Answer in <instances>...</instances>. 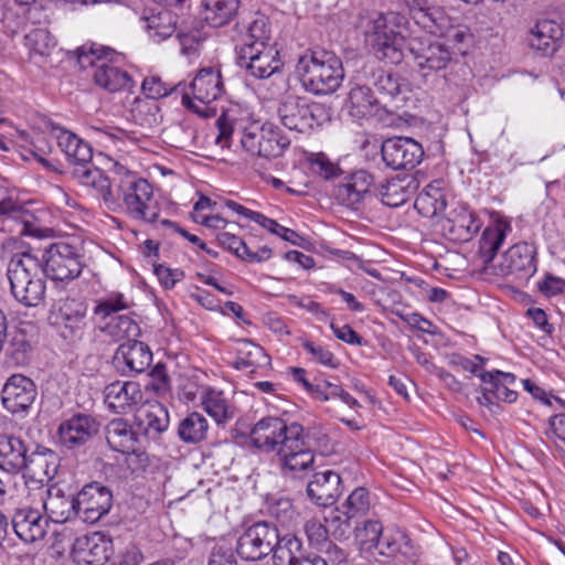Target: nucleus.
Masks as SVG:
<instances>
[{
  "mask_svg": "<svg viewBox=\"0 0 565 565\" xmlns=\"http://www.w3.org/2000/svg\"><path fill=\"white\" fill-rule=\"evenodd\" d=\"M237 64L255 78H268L281 67L277 46H237Z\"/></svg>",
  "mask_w": 565,
  "mask_h": 565,
  "instance_id": "obj_14",
  "label": "nucleus"
},
{
  "mask_svg": "<svg viewBox=\"0 0 565 565\" xmlns=\"http://www.w3.org/2000/svg\"><path fill=\"white\" fill-rule=\"evenodd\" d=\"M303 349L312 356L315 361L318 363L331 367L337 369L339 366L338 360L334 358L333 353L330 352L322 345L316 344L310 340H302Z\"/></svg>",
  "mask_w": 565,
  "mask_h": 565,
  "instance_id": "obj_57",
  "label": "nucleus"
},
{
  "mask_svg": "<svg viewBox=\"0 0 565 565\" xmlns=\"http://www.w3.org/2000/svg\"><path fill=\"white\" fill-rule=\"evenodd\" d=\"M403 18L397 13H377L367 22L365 43L372 54L388 64L402 63L406 52V41L393 25L399 24Z\"/></svg>",
  "mask_w": 565,
  "mask_h": 565,
  "instance_id": "obj_4",
  "label": "nucleus"
},
{
  "mask_svg": "<svg viewBox=\"0 0 565 565\" xmlns=\"http://www.w3.org/2000/svg\"><path fill=\"white\" fill-rule=\"evenodd\" d=\"M276 46L271 42V26L268 17L256 13L252 22L248 24L247 33L244 36L241 46Z\"/></svg>",
  "mask_w": 565,
  "mask_h": 565,
  "instance_id": "obj_45",
  "label": "nucleus"
},
{
  "mask_svg": "<svg viewBox=\"0 0 565 565\" xmlns=\"http://www.w3.org/2000/svg\"><path fill=\"white\" fill-rule=\"evenodd\" d=\"M215 125L217 128L215 143L222 149L230 148L232 135L234 132L235 120L230 118L226 113H222V115L216 119Z\"/></svg>",
  "mask_w": 565,
  "mask_h": 565,
  "instance_id": "obj_58",
  "label": "nucleus"
},
{
  "mask_svg": "<svg viewBox=\"0 0 565 565\" xmlns=\"http://www.w3.org/2000/svg\"><path fill=\"white\" fill-rule=\"evenodd\" d=\"M29 447L20 437L0 435V469L9 473L23 471L26 465Z\"/></svg>",
  "mask_w": 565,
  "mask_h": 565,
  "instance_id": "obj_33",
  "label": "nucleus"
},
{
  "mask_svg": "<svg viewBox=\"0 0 565 565\" xmlns=\"http://www.w3.org/2000/svg\"><path fill=\"white\" fill-rule=\"evenodd\" d=\"M153 271L166 289H172L184 277L181 269H172L162 264L154 265Z\"/></svg>",
  "mask_w": 565,
  "mask_h": 565,
  "instance_id": "obj_60",
  "label": "nucleus"
},
{
  "mask_svg": "<svg viewBox=\"0 0 565 565\" xmlns=\"http://www.w3.org/2000/svg\"><path fill=\"white\" fill-rule=\"evenodd\" d=\"M439 224L444 235L454 242H468L480 230L481 222L467 206L458 205L440 217Z\"/></svg>",
  "mask_w": 565,
  "mask_h": 565,
  "instance_id": "obj_21",
  "label": "nucleus"
},
{
  "mask_svg": "<svg viewBox=\"0 0 565 565\" xmlns=\"http://www.w3.org/2000/svg\"><path fill=\"white\" fill-rule=\"evenodd\" d=\"M11 523L18 537L25 543H34L42 540L49 527L47 518L31 507L17 509L12 515Z\"/></svg>",
  "mask_w": 565,
  "mask_h": 565,
  "instance_id": "obj_27",
  "label": "nucleus"
},
{
  "mask_svg": "<svg viewBox=\"0 0 565 565\" xmlns=\"http://www.w3.org/2000/svg\"><path fill=\"white\" fill-rule=\"evenodd\" d=\"M150 36L162 41L170 38L177 28V17L169 10H161L145 18Z\"/></svg>",
  "mask_w": 565,
  "mask_h": 565,
  "instance_id": "obj_48",
  "label": "nucleus"
},
{
  "mask_svg": "<svg viewBox=\"0 0 565 565\" xmlns=\"http://www.w3.org/2000/svg\"><path fill=\"white\" fill-rule=\"evenodd\" d=\"M563 38V29L559 23L554 20H539L533 28L530 29L527 35L529 45L544 55L553 54L558 46V42Z\"/></svg>",
  "mask_w": 565,
  "mask_h": 565,
  "instance_id": "obj_32",
  "label": "nucleus"
},
{
  "mask_svg": "<svg viewBox=\"0 0 565 565\" xmlns=\"http://www.w3.org/2000/svg\"><path fill=\"white\" fill-rule=\"evenodd\" d=\"M241 145L252 156L273 159L282 156L290 140L282 135L279 127L273 122H265L262 126L253 124L245 128Z\"/></svg>",
  "mask_w": 565,
  "mask_h": 565,
  "instance_id": "obj_10",
  "label": "nucleus"
},
{
  "mask_svg": "<svg viewBox=\"0 0 565 565\" xmlns=\"http://www.w3.org/2000/svg\"><path fill=\"white\" fill-rule=\"evenodd\" d=\"M143 561V554L136 545H128L118 555L113 565H139Z\"/></svg>",
  "mask_w": 565,
  "mask_h": 565,
  "instance_id": "obj_63",
  "label": "nucleus"
},
{
  "mask_svg": "<svg viewBox=\"0 0 565 565\" xmlns=\"http://www.w3.org/2000/svg\"><path fill=\"white\" fill-rule=\"evenodd\" d=\"M122 60V54L108 46L93 45L88 50L85 46L78 49L79 65L93 66L95 84L110 93L129 89L135 84L128 72L115 65Z\"/></svg>",
  "mask_w": 565,
  "mask_h": 565,
  "instance_id": "obj_5",
  "label": "nucleus"
},
{
  "mask_svg": "<svg viewBox=\"0 0 565 565\" xmlns=\"http://www.w3.org/2000/svg\"><path fill=\"white\" fill-rule=\"evenodd\" d=\"M58 461L60 458L53 450L36 446L34 451H29L24 470L40 482L50 481L57 473Z\"/></svg>",
  "mask_w": 565,
  "mask_h": 565,
  "instance_id": "obj_36",
  "label": "nucleus"
},
{
  "mask_svg": "<svg viewBox=\"0 0 565 565\" xmlns=\"http://www.w3.org/2000/svg\"><path fill=\"white\" fill-rule=\"evenodd\" d=\"M278 529L274 523L259 521L248 526L238 537L236 552L247 561H258L275 550Z\"/></svg>",
  "mask_w": 565,
  "mask_h": 565,
  "instance_id": "obj_11",
  "label": "nucleus"
},
{
  "mask_svg": "<svg viewBox=\"0 0 565 565\" xmlns=\"http://www.w3.org/2000/svg\"><path fill=\"white\" fill-rule=\"evenodd\" d=\"M11 294L20 303L35 307L45 297V277L40 258L31 250L15 254L8 265Z\"/></svg>",
  "mask_w": 565,
  "mask_h": 565,
  "instance_id": "obj_3",
  "label": "nucleus"
},
{
  "mask_svg": "<svg viewBox=\"0 0 565 565\" xmlns=\"http://www.w3.org/2000/svg\"><path fill=\"white\" fill-rule=\"evenodd\" d=\"M104 398L109 409L117 414H127L142 404L143 393L137 382L115 381L105 387Z\"/></svg>",
  "mask_w": 565,
  "mask_h": 565,
  "instance_id": "obj_26",
  "label": "nucleus"
},
{
  "mask_svg": "<svg viewBox=\"0 0 565 565\" xmlns=\"http://www.w3.org/2000/svg\"><path fill=\"white\" fill-rule=\"evenodd\" d=\"M152 362V352L149 347L137 340L125 342L119 345L115 355L114 364L122 375L142 373Z\"/></svg>",
  "mask_w": 565,
  "mask_h": 565,
  "instance_id": "obj_25",
  "label": "nucleus"
},
{
  "mask_svg": "<svg viewBox=\"0 0 565 565\" xmlns=\"http://www.w3.org/2000/svg\"><path fill=\"white\" fill-rule=\"evenodd\" d=\"M98 430L99 423L95 417L79 413L62 422L57 434L60 443L64 447L74 449L86 444Z\"/></svg>",
  "mask_w": 565,
  "mask_h": 565,
  "instance_id": "obj_24",
  "label": "nucleus"
},
{
  "mask_svg": "<svg viewBox=\"0 0 565 565\" xmlns=\"http://www.w3.org/2000/svg\"><path fill=\"white\" fill-rule=\"evenodd\" d=\"M305 532L310 544L312 545L322 547L326 543L329 542V530L327 529V526H324L321 522L317 520H309L305 524Z\"/></svg>",
  "mask_w": 565,
  "mask_h": 565,
  "instance_id": "obj_59",
  "label": "nucleus"
},
{
  "mask_svg": "<svg viewBox=\"0 0 565 565\" xmlns=\"http://www.w3.org/2000/svg\"><path fill=\"white\" fill-rule=\"evenodd\" d=\"M277 544L273 550L275 565H296V562L303 558L302 543L295 535L286 534L284 536L277 533Z\"/></svg>",
  "mask_w": 565,
  "mask_h": 565,
  "instance_id": "obj_42",
  "label": "nucleus"
},
{
  "mask_svg": "<svg viewBox=\"0 0 565 565\" xmlns=\"http://www.w3.org/2000/svg\"><path fill=\"white\" fill-rule=\"evenodd\" d=\"M352 81L353 86L350 89L348 98L351 115L355 117L371 115L373 107L380 103L379 97L371 86L364 85L358 79V70Z\"/></svg>",
  "mask_w": 565,
  "mask_h": 565,
  "instance_id": "obj_38",
  "label": "nucleus"
},
{
  "mask_svg": "<svg viewBox=\"0 0 565 565\" xmlns=\"http://www.w3.org/2000/svg\"><path fill=\"white\" fill-rule=\"evenodd\" d=\"M381 154L386 167L393 170H411L424 157L423 146L409 137H392L383 141Z\"/></svg>",
  "mask_w": 565,
  "mask_h": 565,
  "instance_id": "obj_13",
  "label": "nucleus"
},
{
  "mask_svg": "<svg viewBox=\"0 0 565 565\" xmlns=\"http://www.w3.org/2000/svg\"><path fill=\"white\" fill-rule=\"evenodd\" d=\"M181 83L171 84L163 82L159 76H148L142 81L141 89L147 98L160 99L179 92Z\"/></svg>",
  "mask_w": 565,
  "mask_h": 565,
  "instance_id": "obj_54",
  "label": "nucleus"
},
{
  "mask_svg": "<svg viewBox=\"0 0 565 565\" xmlns=\"http://www.w3.org/2000/svg\"><path fill=\"white\" fill-rule=\"evenodd\" d=\"M122 205L134 220L156 223L159 218V204L153 196L151 184L142 178L128 174L119 185Z\"/></svg>",
  "mask_w": 565,
  "mask_h": 565,
  "instance_id": "obj_8",
  "label": "nucleus"
},
{
  "mask_svg": "<svg viewBox=\"0 0 565 565\" xmlns=\"http://www.w3.org/2000/svg\"><path fill=\"white\" fill-rule=\"evenodd\" d=\"M374 177L366 170H356L344 178L335 189V198L341 204L358 210L369 198L375 195Z\"/></svg>",
  "mask_w": 565,
  "mask_h": 565,
  "instance_id": "obj_22",
  "label": "nucleus"
},
{
  "mask_svg": "<svg viewBox=\"0 0 565 565\" xmlns=\"http://www.w3.org/2000/svg\"><path fill=\"white\" fill-rule=\"evenodd\" d=\"M358 79L371 86L376 96L384 99L395 98L405 86L399 74L383 68L376 62L364 63L358 70Z\"/></svg>",
  "mask_w": 565,
  "mask_h": 565,
  "instance_id": "obj_19",
  "label": "nucleus"
},
{
  "mask_svg": "<svg viewBox=\"0 0 565 565\" xmlns=\"http://www.w3.org/2000/svg\"><path fill=\"white\" fill-rule=\"evenodd\" d=\"M537 289L546 297H553L565 294V279L546 274L545 277L537 282Z\"/></svg>",
  "mask_w": 565,
  "mask_h": 565,
  "instance_id": "obj_61",
  "label": "nucleus"
},
{
  "mask_svg": "<svg viewBox=\"0 0 565 565\" xmlns=\"http://www.w3.org/2000/svg\"><path fill=\"white\" fill-rule=\"evenodd\" d=\"M103 332L116 342L122 340L129 342L140 334V328L134 319L122 315L111 318L103 328Z\"/></svg>",
  "mask_w": 565,
  "mask_h": 565,
  "instance_id": "obj_47",
  "label": "nucleus"
},
{
  "mask_svg": "<svg viewBox=\"0 0 565 565\" xmlns=\"http://www.w3.org/2000/svg\"><path fill=\"white\" fill-rule=\"evenodd\" d=\"M341 493V477L332 470L316 472L307 486L309 499L321 507L332 505Z\"/></svg>",
  "mask_w": 565,
  "mask_h": 565,
  "instance_id": "obj_28",
  "label": "nucleus"
},
{
  "mask_svg": "<svg viewBox=\"0 0 565 565\" xmlns=\"http://www.w3.org/2000/svg\"><path fill=\"white\" fill-rule=\"evenodd\" d=\"M113 554V541L100 532L81 535L75 539L71 555L79 565H102Z\"/></svg>",
  "mask_w": 565,
  "mask_h": 565,
  "instance_id": "obj_18",
  "label": "nucleus"
},
{
  "mask_svg": "<svg viewBox=\"0 0 565 565\" xmlns=\"http://www.w3.org/2000/svg\"><path fill=\"white\" fill-rule=\"evenodd\" d=\"M209 565H237V561L231 548L217 546L210 554Z\"/></svg>",
  "mask_w": 565,
  "mask_h": 565,
  "instance_id": "obj_64",
  "label": "nucleus"
},
{
  "mask_svg": "<svg viewBox=\"0 0 565 565\" xmlns=\"http://www.w3.org/2000/svg\"><path fill=\"white\" fill-rule=\"evenodd\" d=\"M302 427L298 423L287 425L285 420L278 417H265L258 420L250 431L253 445L265 451L275 452L287 443L290 437L291 428Z\"/></svg>",
  "mask_w": 565,
  "mask_h": 565,
  "instance_id": "obj_16",
  "label": "nucleus"
},
{
  "mask_svg": "<svg viewBox=\"0 0 565 565\" xmlns=\"http://www.w3.org/2000/svg\"><path fill=\"white\" fill-rule=\"evenodd\" d=\"M106 440L109 447L121 454L139 452V436L132 427L122 418L113 419L106 427Z\"/></svg>",
  "mask_w": 565,
  "mask_h": 565,
  "instance_id": "obj_34",
  "label": "nucleus"
},
{
  "mask_svg": "<svg viewBox=\"0 0 565 565\" xmlns=\"http://www.w3.org/2000/svg\"><path fill=\"white\" fill-rule=\"evenodd\" d=\"M280 122L289 130L308 134L329 118L326 107L297 96H287L278 106Z\"/></svg>",
  "mask_w": 565,
  "mask_h": 565,
  "instance_id": "obj_7",
  "label": "nucleus"
},
{
  "mask_svg": "<svg viewBox=\"0 0 565 565\" xmlns=\"http://www.w3.org/2000/svg\"><path fill=\"white\" fill-rule=\"evenodd\" d=\"M113 504L111 491L98 482L86 484L76 495L79 519L95 523L108 513Z\"/></svg>",
  "mask_w": 565,
  "mask_h": 565,
  "instance_id": "obj_17",
  "label": "nucleus"
},
{
  "mask_svg": "<svg viewBox=\"0 0 565 565\" xmlns=\"http://www.w3.org/2000/svg\"><path fill=\"white\" fill-rule=\"evenodd\" d=\"M308 164L313 174L326 181H331L343 174L340 166L323 152L311 153L308 157Z\"/></svg>",
  "mask_w": 565,
  "mask_h": 565,
  "instance_id": "obj_51",
  "label": "nucleus"
},
{
  "mask_svg": "<svg viewBox=\"0 0 565 565\" xmlns=\"http://www.w3.org/2000/svg\"><path fill=\"white\" fill-rule=\"evenodd\" d=\"M209 433L207 419L198 412L188 414L178 427V436L185 444H199L206 439Z\"/></svg>",
  "mask_w": 565,
  "mask_h": 565,
  "instance_id": "obj_43",
  "label": "nucleus"
},
{
  "mask_svg": "<svg viewBox=\"0 0 565 565\" xmlns=\"http://www.w3.org/2000/svg\"><path fill=\"white\" fill-rule=\"evenodd\" d=\"M414 206L424 217H437L447 206L445 193L438 185L430 183L417 195Z\"/></svg>",
  "mask_w": 565,
  "mask_h": 565,
  "instance_id": "obj_40",
  "label": "nucleus"
},
{
  "mask_svg": "<svg viewBox=\"0 0 565 565\" xmlns=\"http://www.w3.org/2000/svg\"><path fill=\"white\" fill-rule=\"evenodd\" d=\"M237 359L233 366L237 370L253 367L250 370L252 377L257 373V369H267L270 366V356L265 350L250 340H241L237 343Z\"/></svg>",
  "mask_w": 565,
  "mask_h": 565,
  "instance_id": "obj_37",
  "label": "nucleus"
},
{
  "mask_svg": "<svg viewBox=\"0 0 565 565\" xmlns=\"http://www.w3.org/2000/svg\"><path fill=\"white\" fill-rule=\"evenodd\" d=\"M168 426V412L161 405L146 411L145 417L139 418V429H142L143 434L151 439H156Z\"/></svg>",
  "mask_w": 565,
  "mask_h": 565,
  "instance_id": "obj_49",
  "label": "nucleus"
},
{
  "mask_svg": "<svg viewBox=\"0 0 565 565\" xmlns=\"http://www.w3.org/2000/svg\"><path fill=\"white\" fill-rule=\"evenodd\" d=\"M43 508L47 520L55 523H64L76 516L79 518L76 509V495L66 494L61 488L53 486L46 490V498L43 500Z\"/></svg>",
  "mask_w": 565,
  "mask_h": 565,
  "instance_id": "obj_29",
  "label": "nucleus"
},
{
  "mask_svg": "<svg viewBox=\"0 0 565 565\" xmlns=\"http://www.w3.org/2000/svg\"><path fill=\"white\" fill-rule=\"evenodd\" d=\"M72 175L82 185L94 190L107 210L117 212L121 207V204L113 194L109 178L90 162L74 167Z\"/></svg>",
  "mask_w": 565,
  "mask_h": 565,
  "instance_id": "obj_23",
  "label": "nucleus"
},
{
  "mask_svg": "<svg viewBox=\"0 0 565 565\" xmlns=\"http://www.w3.org/2000/svg\"><path fill=\"white\" fill-rule=\"evenodd\" d=\"M417 188L418 182L414 177H395L376 188L375 196H380L383 204L397 207L407 202Z\"/></svg>",
  "mask_w": 565,
  "mask_h": 565,
  "instance_id": "obj_35",
  "label": "nucleus"
},
{
  "mask_svg": "<svg viewBox=\"0 0 565 565\" xmlns=\"http://www.w3.org/2000/svg\"><path fill=\"white\" fill-rule=\"evenodd\" d=\"M131 113L141 127L151 128L158 126L162 120L160 108L153 99H136Z\"/></svg>",
  "mask_w": 565,
  "mask_h": 565,
  "instance_id": "obj_50",
  "label": "nucleus"
},
{
  "mask_svg": "<svg viewBox=\"0 0 565 565\" xmlns=\"http://www.w3.org/2000/svg\"><path fill=\"white\" fill-rule=\"evenodd\" d=\"M87 305L75 298H67L54 315V322L61 338L71 344L81 342L88 328Z\"/></svg>",
  "mask_w": 565,
  "mask_h": 565,
  "instance_id": "obj_12",
  "label": "nucleus"
},
{
  "mask_svg": "<svg viewBox=\"0 0 565 565\" xmlns=\"http://www.w3.org/2000/svg\"><path fill=\"white\" fill-rule=\"evenodd\" d=\"M36 395V385L30 377L13 374L2 387L1 402L11 414H20L29 411Z\"/></svg>",
  "mask_w": 565,
  "mask_h": 565,
  "instance_id": "obj_20",
  "label": "nucleus"
},
{
  "mask_svg": "<svg viewBox=\"0 0 565 565\" xmlns=\"http://www.w3.org/2000/svg\"><path fill=\"white\" fill-rule=\"evenodd\" d=\"M57 130L58 132L55 135L57 145L74 167L84 166L92 161L93 149L87 142L68 130Z\"/></svg>",
  "mask_w": 565,
  "mask_h": 565,
  "instance_id": "obj_39",
  "label": "nucleus"
},
{
  "mask_svg": "<svg viewBox=\"0 0 565 565\" xmlns=\"http://www.w3.org/2000/svg\"><path fill=\"white\" fill-rule=\"evenodd\" d=\"M406 52L413 63L426 76L428 72H439L446 70L456 55L455 46L448 43L435 40L425 32H412L406 41Z\"/></svg>",
  "mask_w": 565,
  "mask_h": 565,
  "instance_id": "obj_6",
  "label": "nucleus"
},
{
  "mask_svg": "<svg viewBox=\"0 0 565 565\" xmlns=\"http://www.w3.org/2000/svg\"><path fill=\"white\" fill-rule=\"evenodd\" d=\"M190 88L194 99L209 105L224 93L221 71L212 66L201 68L191 82Z\"/></svg>",
  "mask_w": 565,
  "mask_h": 565,
  "instance_id": "obj_30",
  "label": "nucleus"
},
{
  "mask_svg": "<svg viewBox=\"0 0 565 565\" xmlns=\"http://www.w3.org/2000/svg\"><path fill=\"white\" fill-rule=\"evenodd\" d=\"M296 72L302 88L313 95H330L344 79L341 60L332 52L308 50L298 60Z\"/></svg>",
  "mask_w": 565,
  "mask_h": 565,
  "instance_id": "obj_2",
  "label": "nucleus"
},
{
  "mask_svg": "<svg viewBox=\"0 0 565 565\" xmlns=\"http://www.w3.org/2000/svg\"><path fill=\"white\" fill-rule=\"evenodd\" d=\"M408 9L411 18L429 33H443L447 17L445 11L436 6H430L427 0H403Z\"/></svg>",
  "mask_w": 565,
  "mask_h": 565,
  "instance_id": "obj_31",
  "label": "nucleus"
},
{
  "mask_svg": "<svg viewBox=\"0 0 565 565\" xmlns=\"http://www.w3.org/2000/svg\"><path fill=\"white\" fill-rule=\"evenodd\" d=\"M128 303L124 299L122 294H114L97 302L94 313L102 318H107L111 313L127 309Z\"/></svg>",
  "mask_w": 565,
  "mask_h": 565,
  "instance_id": "obj_56",
  "label": "nucleus"
},
{
  "mask_svg": "<svg viewBox=\"0 0 565 565\" xmlns=\"http://www.w3.org/2000/svg\"><path fill=\"white\" fill-rule=\"evenodd\" d=\"M354 519L350 514L345 513V509H335L331 511L330 516L326 518L330 526L333 527V535L338 539L347 537L348 533L352 529V521Z\"/></svg>",
  "mask_w": 565,
  "mask_h": 565,
  "instance_id": "obj_55",
  "label": "nucleus"
},
{
  "mask_svg": "<svg viewBox=\"0 0 565 565\" xmlns=\"http://www.w3.org/2000/svg\"><path fill=\"white\" fill-rule=\"evenodd\" d=\"M41 263L46 277L55 281L77 278L84 267L83 255L76 246L66 242H56L44 248Z\"/></svg>",
  "mask_w": 565,
  "mask_h": 565,
  "instance_id": "obj_9",
  "label": "nucleus"
},
{
  "mask_svg": "<svg viewBox=\"0 0 565 565\" xmlns=\"http://www.w3.org/2000/svg\"><path fill=\"white\" fill-rule=\"evenodd\" d=\"M284 473H296L312 468L315 455L303 439V427H294L289 439L277 454Z\"/></svg>",
  "mask_w": 565,
  "mask_h": 565,
  "instance_id": "obj_15",
  "label": "nucleus"
},
{
  "mask_svg": "<svg viewBox=\"0 0 565 565\" xmlns=\"http://www.w3.org/2000/svg\"><path fill=\"white\" fill-rule=\"evenodd\" d=\"M239 0H202L204 20L214 28L227 24L237 13Z\"/></svg>",
  "mask_w": 565,
  "mask_h": 565,
  "instance_id": "obj_41",
  "label": "nucleus"
},
{
  "mask_svg": "<svg viewBox=\"0 0 565 565\" xmlns=\"http://www.w3.org/2000/svg\"><path fill=\"white\" fill-rule=\"evenodd\" d=\"M505 238L500 227H488L479 242V256L486 270L493 268V274L500 275L511 282L522 285L536 271V248L533 244L522 242L514 244L504 252L495 264H492L497 252Z\"/></svg>",
  "mask_w": 565,
  "mask_h": 565,
  "instance_id": "obj_1",
  "label": "nucleus"
},
{
  "mask_svg": "<svg viewBox=\"0 0 565 565\" xmlns=\"http://www.w3.org/2000/svg\"><path fill=\"white\" fill-rule=\"evenodd\" d=\"M401 542L399 539L394 535L383 534L379 540V543L375 545V550L380 555L386 557H394L396 554L401 552Z\"/></svg>",
  "mask_w": 565,
  "mask_h": 565,
  "instance_id": "obj_62",
  "label": "nucleus"
},
{
  "mask_svg": "<svg viewBox=\"0 0 565 565\" xmlns=\"http://www.w3.org/2000/svg\"><path fill=\"white\" fill-rule=\"evenodd\" d=\"M32 356V344L28 333L22 329H17L11 334L7 348V358L15 366L29 364Z\"/></svg>",
  "mask_w": 565,
  "mask_h": 565,
  "instance_id": "obj_46",
  "label": "nucleus"
},
{
  "mask_svg": "<svg viewBox=\"0 0 565 565\" xmlns=\"http://www.w3.org/2000/svg\"><path fill=\"white\" fill-rule=\"evenodd\" d=\"M345 513L350 514L353 519L366 515L370 510V493L364 487H359L351 492L345 502L343 503Z\"/></svg>",
  "mask_w": 565,
  "mask_h": 565,
  "instance_id": "obj_53",
  "label": "nucleus"
},
{
  "mask_svg": "<svg viewBox=\"0 0 565 565\" xmlns=\"http://www.w3.org/2000/svg\"><path fill=\"white\" fill-rule=\"evenodd\" d=\"M353 530L361 548L365 551L374 548L383 533V526L376 520H365L356 524Z\"/></svg>",
  "mask_w": 565,
  "mask_h": 565,
  "instance_id": "obj_52",
  "label": "nucleus"
},
{
  "mask_svg": "<svg viewBox=\"0 0 565 565\" xmlns=\"http://www.w3.org/2000/svg\"><path fill=\"white\" fill-rule=\"evenodd\" d=\"M205 412L214 418L217 424H224L233 418L234 412L225 398L223 392L206 388L201 396Z\"/></svg>",
  "mask_w": 565,
  "mask_h": 565,
  "instance_id": "obj_44",
  "label": "nucleus"
}]
</instances>
